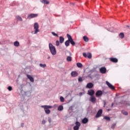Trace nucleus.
Wrapping results in <instances>:
<instances>
[{"label":"nucleus","instance_id":"4c0bfd02","mask_svg":"<svg viewBox=\"0 0 130 130\" xmlns=\"http://www.w3.org/2000/svg\"><path fill=\"white\" fill-rule=\"evenodd\" d=\"M116 125V123L113 124L112 125V126H111V128H113V129H114V128L115 127Z\"/></svg>","mask_w":130,"mask_h":130},{"label":"nucleus","instance_id":"0eeeda50","mask_svg":"<svg viewBox=\"0 0 130 130\" xmlns=\"http://www.w3.org/2000/svg\"><path fill=\"white\" fill-rule=\"evenodd\" d=\"M41 107L42 108H44L45 111H46V110L50 109V108H52V106L47 105L41 106Z\"/></svg>","mask_w":130,"mask_h":130},{"label":"nucleus","instance_id":"aec40b11","mask_svg":"<svg viewBox=\"0 0 130 130\" xmlns=\"http://www.w3.org/2000/svg\"><path fill=\"white\" fill-rule=\"evenodd\" d=\"M57 110H58V111H62V110H63V106H62V105L59 106Z\"/></svg>","mask_w":130,"mask_h":130},{"label":"nucleus","instance_id":"a211bd4d","mask_svg":"<svg viewBox=\"0 0 130 130\" xmlns=\"http://www.w3.org/2000/svg\"><path fill=\"white\" fill-rule=\"evenodd\" d=\"M88 121H89V120L87 118H84L82 120V123H84V124H86V123H88Z\"/></svg>","mask_w":130,"mask_h":130},{"label":"nucleus","instance_id":"393cba45","mask_svg":"<svg viewBox=\"0 0 130 130\" xmlns=\"http://www.w3.org/2000/svg\"><path fill=\"white\" fill-rule=\"evenodd\" d=\"M16 18L19 21H20L21 22L23 21V19H22V17H21L20 16H16Z\"/></svg>","mask_w":130,"mask_h":130},{"label":"nucleus","instance_id":"f257e3e1","mask_svg":"<svg viewBox=\"0 0 130 130\" xmlns=\"http://www.w3.org/2000/svg\"><path fill=\"white\" fill-rule=\"evenodd\" d=\"M49 48L52 55H55L56 54V48L51 43L49 44Z\"/></svg>","mask_w":130,"mask_h":130},{"label":"nucleus","instance_id":"72a5a7b5","mask_svg":"<svg viewBox=\"0 0 130 130\" xmlns=\"http://www.w3.org/2000/svg\"><path fill=\"white\" fill-rule=\"evenodd\" d=\"M51 34H52L53 36H55L56 37H58V35H57V34H55V32L53 31L51 32Z\"/></svg>","mask_w":130,"mask_h":130},{"label":"nucleus","instance_id":"6ab92c4d","mask_svg":"<svg viewBox=\"0 0 130 130\" xmlns=\"http://www.w3.org/2000/svg\"><path fill=\"white\" fill-rule=\"evenodd\" d=\"M121 104H124V105L130 106V102H129L124 101V102H122Z\"/></svg>","mask_w":130,"mask_h":130},{"label":"nucleus","instance_id":"9b49d317","mask_svg":"<svg viewBox=\"0 0 130 130\" xmlns=\"http://www.w3.org/2000/svg\"><path fill=\"white\" fill-rule=\"evenodd\" d=\"M103 92L101 90H98L95 93L96 97H100L102 96Z\"/></svg>","mask_w":130,"mask_h":130},{"label":"nucleus","instance_id":"5701e85b","mask_svg":"<svg viewBox=\"0 0 130 130\" xmlns=\"http://www.w3.org/2000/svg\"><path fill=\"white\" fill-rule=\"evenodd\" d=\"M42 4H44V5H48L49 4V2L47 1V0H42L41 1Z\"/></svg>","mask_w":130,"mask_h":130},{"label":"nucleus","instance_id":"b1692460","mask_svg":"<svg viewBox=\"0 0 130 130\" xmlns=\"http://www.w3.org/2000/svg\"><path fill=\"white\" fill-rule=\"evenodd\" d=\"M70 39H68V40H67L65 42L66 46H67V47L69 46H70Z\"/></svg>","mask_w":130,"mask_h":130},{"label":"nucleus","instance_id":"c03bdc74","mask_svg":"<svg viewBox=\"0 0 130 130\" xmlns=\"http://www.w3.org/2000/svg\"><path fill=\"white\" fill-rule=\"evenodd\" d=\"M103 102H104V107H105V105H106V101H103Z\"/></svg>","mask_w":130,"mask_h":130},{"label":"nucleus","instance_id":"f704fd0d","mask_svg":"<svg viewBox=\"0 0 130 130\" xmlns=\"http://www.w3.org/2000/svg\"><path fill=\"white\" fill-rule=\"evenodd\" d=\"M78 82L79 83H82L83 82V78L82 77L78 78Z\"/></svg>","mask_w":130,"mask_h":130},{"label":"nucleus","instance_id":"603ef678","mask_svg":"<svg viewBox=\"0 0 130 130\" xmlns=\"http://www.w3.org/2000/svg\"><path fill=\"white\" fill-rule=\"evenodd\" d=\"M98 130H100V127H98Z\"/></svg>","mask_w":130,"mask_h":130},{"label":"nucleus","instance_id":"f8f14e48","mask_svg":"<svg viewBox=\"0 0 130 130\" xmlns=\"http://www.w3.org/2000/svg\"><path fill=\"white\" fill-rule=\"evenodd\" d=\"M106 69L105 67H102L100 69V72L101 74H106Z\"/></svg>","mask_w":130,"mask_h":130},{"label":"nucleus","instance_id":"cd10ccee","mask_svg":"<svg viewBox=\"0 0 130 130\" xmlns=\"http://www.w3.org/2000/svg\"><path fill=\"white\" fill-rule=\"evenodd\" d=\"M104 119H105L107 121H110V117H108L107 116H106L104 117Z\"/></svg>","mask_w":130,"mask_h":130},{"label":"nucleus","instance_id":"423d86ee","mask_svg":"<svg viewBox=\"0 0 130 130\" xmlns=\"http://www.w3.org/2000/svg\"><path fill=\"white\" fill-rule=\"evenodd\" d=\"M106 85H107L108 87H109V88L110 89H111V90H114L115 89L114 86H113V85H112V84H110V83H109V82H108L107 81H106Z\"/></svg>","mask_w":130,"mask_h":130},{"label":"nucleus","instance_id":"dca6fc26","mask_svg":"<svg viewBox=\"0 0 130 130\" xmlns=\"http://www.w3.org/2000/svg\"><path fill=\"white\" fill-rule=\"evenodd\" d=\"M26 76H27V78L29 79V81L31 82V83L34 82V78L33 77H32L31 76L29 75H27Z\"/></svg>","mask_w":130,"mask_h":130},{"label":"nucleus","instance_id":"7c9ffc66","mask_svg":"<svg viewBox=\"0 0 130 130\" xmlns=\"http://www.w3.org/2000/svg\"><path fill=\"white\" fill-rule=\"evenodd\" d=\"M78 68H83V64L81 63L78 62L77 63Z\"/></svg>","mask_w":130,"mask_h":130},{"label":"nucleus","instance_id":"f03ea898","mask_svg":"<svg viewBox=\"0 0 130 130\" xmlns=\"http://www.w3.org/2000/svg\"><path fill=\"white\" fill-rule=\"evenodd\" d=\"M34 28L35 30L34 34H37L38 32H39V24H38V23L35 22L34 24Z\"/></svg>","mask_w":130,"mask_h":130},{"label":"nucleus","instance_id":"09e8293b","mask_svg":"<svg viewBox=\"0 0 130 130\" xmlns=\"http://www.w3.org/2000/svg\"><path fill=\"white\" fill-rule=\"evenodd\" d=\"M50 59V56H49L48 57H47V59Z\"/></svg>","mask_w":130,"mask_h":130},{"label":"nucleus","instance_id":"8fccbe9b","mask_svg":"<svg viewBox=\"0 0 130 130\" xmlns=\"http://www.w3.org/2000/svg\"><path fill=\"white\" fill-rule=\"evenodd\" d=\"M113 105H114V103H112L111 107H113Z\"/></svg>","mask_w":130,"mask_h":130},{"label":"nucleus","instance_id":"20e7f679","mask_svg":"<svg viewBox=\"0 0 130 130\" xmlns=\"http://www.w3.org/2000/svg\"><path fill=\"white\" fill-rule=\"evenodd\" d=\"M80 126H81V123L80 122L77 121L75 122V125L74 126V130H79L80 129Z\"/></svg>","mask_w":130,"mask_h":130},{"label":"nucleus","instance_id":"c85d7f7f","mask_svg":"<svg viewBox=\"0 0 130 130\" xmlns=\"http://www.w3.org/2000/svg\"><path fill=\"white\" fill-rule=\"evenodd\" d=\"M119 36L120 38H121V39H122L124 38V34H123V32H121L120 33Z\"/></svg>","mask_w":130,"mask_h":130},{"label":"nucleus","instance_id":"bb28decb","mask_svg":"<svg viewBox=\"0 0 130 130\" xmlns=\"http://www.w3.org/2000/svg\"><path fill=\"white\" fill-rule=\"evenodd\" d=\"M14 46H20V43H19V42L18 41H15L14 43Z\"/></svg>","mask_w":130,"mask_h":130},{"label":"nucleus","instance_id":"9d476101","mask_svg":"<svg viewBox=\"0 0 130 130\" xmlns=\"http://www.w3.org/2000/svg\"><path fill=\"white\" fill-rule=\"evenodd\" d=\"M88 95H89V96H92L94 94H95V91L93 89H90L88 90L87 92Z\"/></svg>","mask_w":130,"mask_h":130},{"label":"nucleus","instance_id":"2f4dec72","mask_svg":"<svg viewBox=\"0 0 130 130\" xmlns=\"http://www.w3.org/2000/svg\"><path fill=\"white\" fill-rule=\"evenodd\" d=\"M26 96H27V97H29V96H31V92L27 91L25 93Z\"/></svg>","mask_w":130,"mask_h":130},{"label":"nucleus","instance_id":"473e14b6","mask_svg":"<svg viewBox=\"0 0 130 130\" xmlns=\"http://www.w3.org/2000/svg\"><path fill=\"white\" fill-rule=\"evenodd\" d=\"M40 67H41V68H46V64L40 63Z\"/></svg>","mask_w":130,"mask_h":130},{"label":"nucleus","instance_id":"ddd939ff","mask_svg":"<svg viewBox=\"0 0 130 130\" xmlns=\"http://www.w3.org/2000/svg\"><path fill=\"white\" fill-rule=\"evenodd\" d=\"M78 75H79V74L76 71H73L71 72V76L72 77H73V78H76V77H78Z\"/></svg>","mask_w":130,"mask_h":130},{"label":"nucleus","instance_id":"ea45409f","mask_svg":"<svg viewBox=\"0 0 130 130\" xmlns=\"http://www.w3.org/2000/svg\"><path fill=\"white\" fill-rule=\"evenodd\" d=\"M56 46H59V41H56Z\"/></svg>","mask_w":130,"mask_h":130},{"label":"nucleus","instance_id":"3c124183","mask_svg":"<svg viewBox=\"0 0 130 130\" xmlns=\"http://www.w3.org/2000/svg\"><path fill=\"white\" fill-rule=\"evenodd\" d=\"M110 110H111V109H108V111H110Z\"/></svg>","mask_w":130,"mask_h":130},{"label":"nucleus","instance_id":"a18cd8bd","mask_svg":"<svg viewBox=\"0 0 130 130\" xmlns=\"http://www.w3.org/2000/svg\"><path fill=\"white\" fill-rule=\"evenodd\" d=\"M68 53H69V55H70V56H72V52H68Z\"/></svg>","mask_w":130,"mask_h":130},{"label":"nucleus","instance_id":"de8ad7c7","mask_svg":"<svg viewBox=\"0 0 130 130\" xmlns=\"http://www.w3.org/2000/svg\"><path fill=\"white\" fill-rule=\"evenodd\" d=\"M108 31H110V32H113V30H110V29H107Z\"/></svg>","mask_w":130,"mask_h":130},{"label":"nucleus","instance_id":"4be33fe9","mask_svg":"<svg viewBox=\"0 0 130 130\" xmlns=\"http://www.w3.org/2000/svg\"><path fill=\"white\" fill-rule=\"evenodd\" d=\"M63 41H64V38L63 37H59V42L60 43H63Z\"/></svg>","mask_w":130,"mask_h":130},{"label":"nucleus","instance_id":"49530a36","mask_svg":"<svg viewBox=\"0 0 130 130\" xmlns=\"http://www.w3.org/2000/svg\"><path fill=\"white\" fill-rule=\"evenodd\" d=\"M21 126H22V127H23V126H24V123H22Z\"/></svg>","mask_w":130,"mask_h":130},{"label":"nucleus","instance_id":"79ce46f5","mask_svg":"<svg viewBox=\"0 0 130 130\" xmlns=\"http://www.w3.org/2000/svg\"><path fill=\"white\" fill-rule=\"evenodd\" d=\"M48 121L49 122V123H50V122H51V118L50 117H48Z\"/></svg>","mask_w":130,"mask_h":130},{"label":"nucleus","instance_id":"412c9836","mask_svg":"<svg viewBox=\"0 0 130 130\" xmlns=\"http://www.w3.org/2000/svg\"><path fill=\"white\" fill-rule=\"evenodd\" d=\"M121 113L123 114V115H128V113H127V111L122 110L121 111Z\"/></svg>","mask_w":130,"mask_h":130},{"label":"nucleus","instance_id":"4468645a","mask_svg":"<svg viewBox=\"0 0 130 130\" xmlns=\"http://www.w3.org/2000/svg\"><path fill=\"white\" fill-rule=\"evenodd\" d=\"M93 86L94 85L91 82H89L87 83L86 87L87 88V89H91V88H93Z\"/></svg>","mask_w":130,"mask_h":130},{"label":"nucleus","instance_id":"a878e982","mask_svg":"<svg viewBox=\"0 0 130 130\" xmlns=\"http://www.w3.org/2000/svg\"><path fill=\"white\" fill-rule=\"evenodd\" d=\"M83 40L85 42H88V41H89V38L86 36L83 37Z\"/></svg>","mask_w":130,"mask_h":130},{"label":"nucleus","instance_id":"e433bc0d","mask_svg":"<svg viewBox=\"0 0 130 130\" xmlns=\"http://www.w3.org/2000/svg\"><path fill=\"white\" fill-rule=\"evenodd\" d=\"M45 112L46 114H49L50 113V110L49 109V110H46Z\"/></svg>","mask_w":130,"mask_h":130},{"label":"nucleus","instance_id":"39448f33","mask_svg":"<svg viewBox=\"0 0 130 130\" xmlns=\"http://www.w3.org/2000/svg\"><path fill=\"white\" fill-rule=\"evenodd\" d=\"M83 55L84 57H88V58H89V59H90V58H92V54H91V53L90 52H88L87 54L86 53H83Z\"/></svg>","mask_w":130,"mask_h":130},{"label":"nucleus","instance_id":"f3484780","mask_svg":"<svg viewBox=\"0 0 130 130\" xmlns=\"http://www.w3.org/2000/svg\"><path fill=\"white\" fill-rule=\"evenodd\" d=\"M110 60H111L112 62H118V60L116 58H110Z\"/></svg>","mask_w":130,"mask_h":130},{"label":"nucleus","instance_id":"6e6552de","mask_svg":"<svg viewBox=\"0 0 130 130\" xmlns=\"http://www.w3.org/2000/svg\"><path fill=\"white\" fill-rule=\"evenodd\" d=\"M102 115V109H100L96 115H95V118H99V117H100V116H101V115Z\"/></svg>","mask_w":130,"mask_h":130},{"label":"nucleus","instance_id":"a19ab883","mask_svg":"<svg viewBox=\"0 0 130 130\" xmlns=\"http://www.w3.org/2000/svg\"><path fill=\"white\" fill-rule=\"evenodd\" d=\"M42 124H45V123H46V121H45V120L43 119L42 121Z\"/></svg>","mask_w":130,"mask_h":130},{"label":"nucleus","instance_id":"7ed1b4c3","mask_svg":"<svg viewBox=\"0 0 130 130\" xmlns=\"http://www.w3.org/2000/svg\"><path fill=\"white\" fill-rule=\"evenodd\" d=\"M67 38L69 39V41L71 44H72V46H75L76 43L73 40V38H72V36L70 35L69 34H67Z\"/></svg>","mask_w":130,"mask_h":130},{"label":"nucleus","instance_id":"1a4fd4ad","mask_svg":"<svg viewBox=\"0 0 130 130\" xmlns=\"http://www.w3.org/2000/svg\"><path fill=\"white\" fill-rule=\"evenodd\" d=\"M38 16V14L31 13L28 16L27 18L28 19H32V18H36Z\"/></svg>","mask_w":130,"mask_h":130},{"label":"nucleus","instance_id":"c9c22d12","mask_svg":"<svg viewBox=\"0 0 130 130\" xmlns=\"http://www.w3.org/2000/svg\"><path fill=\"white\" fill-rule=\"evenodd\" d=\"M60 101L61 102H64V98H63L62 96L60 97Z\"/></svg>","mask_w":130,"mask_h":130},{"label":"nucleus","instance_id":"58836bf2","mask_svg":"<svg viewBox=\"0 0 130 130\" xmlns=\"http://www.w3.org/2000/svg\"><path fill=\"white\" fill-rule=\"evenodd\" d=\"M7 89L9 91H12V90H13V87H12V86H9Z\"/></svg>","mask_w":130,"mask_h":130},{"label":"nucleus","instance_id":"2eb2a0df","mask_svg":"<svg viewBox=\"0 0 130 130\" xmlns=\"http://www.w3.org/2000/svg\"><path fill=\"white\" fill-rule=\"evenodd\" d=\"M90 101L92 102V103H96V98L94 96H90Z\"/></svg>","mask_w":130,"mask_h":130},{"label":"nucleus","instance_id":"c756f323","mask_svg":"<svg viewBox=\"0 0 130 130\" xmlns=\"http://www.w3.org/2000/svg\"><path fill=\"white\" fill-rule=\"evenodd\" d=\"M67 60L68 62L72 61V57L70 56H68L67 58Z\"/></svg>","mask_w":130,"mask_h":130},{"label":"nucleus","instance_id":"37998d69","mask_svg":"<svg viewBox=\"0 0 130 130\" xmlns=\"http://www.w3.org/2000/svg\"><path fill=\"white\" fill-rule=\"evenodd\" d=\"M84 94H85V92H80L79 96H82Z\"/></svg>","mask_w":130,"mask_h":130}]
</instances>
